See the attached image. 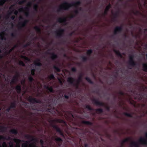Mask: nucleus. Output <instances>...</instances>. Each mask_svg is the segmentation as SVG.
<instances>
[{
    "label": "nucleus",
    "mask_w": 147,
    "mask_h": 147,
    "mask_svg": "<svg viewBox=\"0 0 147 147\" xmlns=\"http://www.w3.org/2000/svg\"><path fill=\"white\" fill-rule=\"evenodd\" d=\"M76 15L74 14H71L70 15V16H69V18L70 19H72L73 18H74V17H75L76 16Z\"/></svg>",
    "instance_id": "obj_56"
},
{
    "label": "nucleus",
    "mask_w": 147,
    "mask_h": 147,
    "mask_svg": "<svg viewBox=\"0 0 147 147\" xmlns=\"http://www.w3.org/2000/svg\"><path fill=\"white\" fill-rule=\"evenodd\" d=\"M10 107V108H11V109H15L16 107V102H12Z\"/></svg>",
    "instance_id": "obj_26"
},
{
    "label": "nucleus",
    "mask_w": 147,
    "mask_h": 147,
    "mask_svg": "<svg viewBox=\"0 0 147 147\" xmlns=\"http://www.w3.org/2000/svg\"><path fill=\"white\" fill-rule=\"evenodd\" d=\"M34 28L36 32L40 34L41 32V30L40 28L38 26H35Z\"/></svg>",
    "instance_id": "obj_23"
},
{
    "label": "nucleus",
    "mask_w": 147,
    "mask_h": 147,
    "mask_svg": "<svg viewBox=\"0 0 147 147\" xmlns=\"http://www.w3.org/2000/svg\"><path fill=\"white\" fill-rule=\"evenodd\" d=\"M96 112L98 114L101 113L103 112V110L102 109H98L95 110Z\"/></svg>",
    "instance_id": "obj_28"
},
{
    "label": "nucleus",
    "mask_w": 147,
    "mask_h": 147,
    "mask_svg": "<svg viewBox=\"0 0 147 147\" xmlns=\"http://www.w3.org/2000/svg\"><path fill=\"white\" fill-rule=\"evenodd\" d=\"M122 30L123 28L122 26H116L114 30V35H115L121 33L122 32Z\"/></svg>",
    "instance_id": "obj_8"
},
{
    "label": "nucleus",
    "mask_w": 147,
    "mask_h": 147,
    "mask_svg": "<svg viewBox=\"0 0 147 147\" xmlns=\"http://www.w3.org/2000/svg\"><path fill=\"white\" fill-rule=\"evenodd\" d=\"M15 89L16 90L17 92L19 94L21 92V88L20 85H17L15 87Z\"/></svg>",
    "instance_id": "obj_18"
},
{
    "label": "nucleus",
    "mask_w": 147,
    "mask_h": 147,
    "mask_svg": "<svg viewBox=\"0 0 147 147\" xmlns=\"http://www.w3.org/2000/svg\"><path fill=\"white\" fill-rule=\"evenodd\" d=\"M4 34V32H2L0 34V38L1 40H6L5 37L3 36Z\"/></svg>",
    "instance_id": "obj_25"
},
{
    "label": "nucleus",
    "mask_w": 147,
    "mask_h": 147,
    "mask_svg": "<svg viewBox=\"0 0 147 147\" xmlns=\"http://www.w3.org/2000/svg\"><path fill=\"white\" fill-rule=\"evenodd\" d=\"M123 114L125 115V116H126L127 117H131V118L133 117L132 115L131 114L127 113H126V112H124L123 113Z\"/></svg>",
    "instance_id": "obj_31"
},
{
    "label": "nucleus",
    "mask_w": 147,
    "mask_h": 147,
    "mask_svg": "<svg viewBox=\"0 0 147 147\" xmlns=\"http://www.w3.org/2000/svg\"><path fill=\"white\" fill-rule=\"evenodd\" d=\"M24 9L26 11H29V8L28 7H26L24 8Z\"/></svg>",
    "instance_id": "obj_59"
},
{
    "label": "nucleus",
    "mask_w": 147,
    "mask_h": 147,
    "mask_svg": "<svg viewBox=\"0 0 147 147\" xmlns=\"http://www.w3.org/2000/svg\"><path fill=\"white\" fill-rule=\"evenodd\" d=\"M134 55L133 54L130 55H129V60L128 61H132L134 60Z\"/></svg>",
    "instance_id": "obj_30"
},
{
    "label": "nucleus",
    "mask_w": 147,
    "mask_h": 147,
    "mask_svg": "<svg viewBox=\"0 0 147 147\" xmlns=\"http://www.w3.org/2000/svg\"><path fill=\"white\" fill-rule=\"evenodd\" d=\"M53 122H55L58 123H65V121L61 119H57L55 120H52Z\"/></svg>",
    "instance_id": "obj_20"
},
{
    "label": "nucleus",
    "mask_w": 147,
    "mask_h": 147,
    "mask_svg": "<svg viewBox=\"0 0 147 147\" xmlns=\"http://www.w3.org/2000/svg\"><path fill=\"white\" fill-rule=\"evenodd\" d=\"M5 129V127H0V132H3L4 131Z\"/></svg>",
    "instance_id": "obj_49"
},
{
    "label": "nucleus",
    "mask_w": 147,
    "mask_h": 147,
    "mask_svg": "<svg viewBox=\"0 0 147 147\" xmlns=\"http://www.w3.org/2000/svg\"><path fill=\"white\" fill-rule=\"evenodd\" d=\"M93 51L92 49H90L88 50L86 52V54L87 55L89 56L87 57L85 56H82L81 58L82 59V61L84 62L86 61H87L88 60L90 59V56L91 54L92 53Z\"/></svg>",
    "instance_id": "obj_3"
},
{
    "label": "nucleus",
    "mask_w": 147,
    "mask_h": 147,
    "mask_svg": "<svg viewBox=\"0 0 147 147\" xmlns=\"http://www.w3.org/2000/svg\"><path fill=\"white\" fill-rule=\"evenodd\" d=\"M131 145L136 147H139L138 143L136 142H133L131 143Z\"/></svg>",
    "instance_id": "obj_42"
},
{
    "label": "nucleus",
    "mask_w": 147,
    "mask_h": 147,
    "mask_svg": "<svg viewBox=\"0 0 147 147\" xmlns=\"http://www.w3.org/2000/svg\"><path fill=\"white\" fill-rule=\"evenodd\" d=\"M29 81L30 83H32L34 80L33 78L31 76H30L28 78Z\"/></svg>",
    "instance_id": "obj_38"
},
{
    "label": "nucleus",
    "mask_w": 147,
    "mask_h": 147,
    "mask_svg": "<svg viewBox=\"0 0 147 147\" xmlns=\"http://www.w3.org/2000/svg\"><path fill=\"white\" fill-rule=\"evenodd\" d=\"M35 69H32L31 70V74L32 76H34L35 75Z\"/></svg>",
    "instance_id": "obj_44"
},
{
    "label": "nucleus",
    "mask_w": 147,
    "mask_h": 147,
    "mask_svg": "<svg viewBox=\"0 0 147 147\" xmlns=\"http://www.w3.org/2000/svg\"><path fill=\"white\" fill-rule=\"evenodd\" d=\"M47 90H48L50 92L52 93H53L54 92L53 87L51 86L50 87L49 86Z\"/></svg>",
    "instance_id": "obj_34"
},
{
    "label": "nucleus",
    "mask_w": 147,
    "mask_h": 147,
    "mask_svg": "<svg viewBox=\"0 0 147 147\" xmlns=\"http://www.w3.org/2000/svg\"><path fill=\"white\" fill-rule=\"evenodd\" d=\"M25 15L27 17H28L29 15V11H26L25 13Z\"/></svg>",
    "instance_id": "obj_55"
},
{
    "label": "nucleus",
    "mask_w": 147,
    "mask_h": 147,
    "mask_svg": "<svg viewBox=\"0 0 147 147\" xmlns=\"http://www.w3.org/2000/svg\"><path fill=\"white\" fill-rule=\"evenodd\" d=\"M130 138H127L125 139L122 142V144H123L124 143L128 142L130 140Z\"/></svg>",
    "instance_id": "obj_45"
},
{
    "label": "nucleus",
    "mask_w": 147,
    "mask_h": 147,
    "mask_svg": "<svg viewBox=\"0 0 147 147\" xmlns=\"http://www.w3.org/2000/svg\"><path fill=\"white\" fill-rule=\"evenodd\" d=\"M7 1V0H0V6H3Z\"/></svg>",
    "instance_id": "obj_35"
},
{
    "label": "nucleus",
    "mask_w": 147,
    "mask_h": 147,
    "mask_svg": "<svg viewBox=\"0 0 147 147\" xmlns=\"http://www.w3.org/2000/svg\"><path fill=\"white\" fill-rule=\"evenodd\" d=\"M66 21L67 19L65 17L63 18H59L57 20L58 22L60 23L62 22L65 23L66 22Z\"/></svg>",
    "instance_id": "obj_17"
},
{
    "label": "nucleus",
    "mask_w": 147,
    "mask_h": 147,
    "mask_svg": "<svg viewBox=\"0 0 147 147\" xmlns=\"http://www.w3.org/2000/svg\"><path fill=\"white\" fill-rule=\"evenodd\" d=\"M1 52H2V51L1 49H0V59H2L3 57V55H2L1 54Z\"/></svg>",
    "instance_id": "obj_61"
},
{
    "label": "nucleus",
    "mask_w": 147,
    "mask_h": 147,
    "mask_svg": "<svg viewBox=\"0 0 147 147\" xmlns=\"http://www.w3.org/2000/svg\"><path fill=\"white\" fill-rule=\"evenodd\" d=\"M82 123V124L87 125H93L92 123L88 121H83Z\"/></svg>",
    "instance_id": "obj_21"
},
{
    "label": "nucleus",
    "mask_w": 147,
    "mask_h": 147,
    "mask_svg": "<svg viewBox=\"0 0 147 147\" xmlns=\"http://www.w3.org/2000/svg\"><path fill=\"white\" fill-rule=\"evenodd\" d=\"M46 53L51 55V58L53 61L55 60L58 57L57 55L54 53H51L48 52H46Z\"/></svg>",
    "instance_id": "obj_10"
},
{
    "label": "nucleus",
    "mask_w": 147,
    "mask_h": 147,
    "mask_svg": "<svg viewBox=\"0 0 147 147\" xmlns=\"http://www.w3.org/2000/svg\"><path fill=\"white\" fill-rule=\"evenodd\" d=\"M10 132L12 134L15 135H16L18 133V131L17 130L15 129H13L11 130L10 131Z\"/></svg>",
    "instance_id": "obj_24"
},
{
    "label": "nucleus",
    "mask_w": 147,
    "mask_h": 147,
    "mask_svg": "<svg viewBox=\"0 0 147 147\" xmlns=\"http://www.w3.org/2000/svg\"><path fill=\"white\" fill-rule=\"evenodd\" d=\"M31 109L33 110L39 111L38 109L37 108L35 105H34L31 107Z\"/></svg>",
    "instance_id": "obj_37"
},
{
    "label": "nucleus",
    "mask_w": 147,
    "mask_h": 147,
    "mask_svg": "<svg viewBox=\"0 0 147 147\" xmlns=\"http://www.w3.org/2000/svg\"><path fill=\"white\" fill-rule=\"evenodd\" d=\"M128 63L130 66L132 67H134L137 65L136 62L134 61V60L128 61Z\"/></svg>",
    "instance_id": "obj_14"
},
{
    "label": "nucleus",
    "mask_w": 147,
    "mask_h": 147,
    "mask_svg": "<svg viewBox=\"0 0 147 147\" xmlns=\"http://www.w3.org/2000/svg\"><path fill=\"white\" fill-rule=\"evenodd\" d=\"M74 14L76 16L79 13V10L78 9H76L74 11Z\"/></svg>",
    "instance_id": "obj_52"
},
{
    "label": "nucleus",
    "mask_w": 147,
    "mask_h": 147,
    "mask_svg": "<svg viewBox=\"0 0 147 147\" xmlns=\"http://www.w3.org/2000/svg\"><path fill=\"white\" fill-rule=\"evenodd\" d=\"M5 138L2 136H0V140L2 139H5Z\"/></svg>",
    "instance_id": "obj_62"
},
{
    "label": "nucleus",
    "mask_w": 147,
    "mask_h": 147,
    "mask_svg": "<svg viewBox=\"0 0 147 147\" xmlns=\"http://www.w3.org/2000/svg\"><path fill=\"white\" fill-rule=\"evenodd\" d=\"M14 50V49H13L12 48L10 49L8 51H6L5 52V53L6 55H8L10 54V53L13 51Z\"/></svg>",
    "instance_id": "obj_41"
},
{
    "label": "nucleus",
    "mask_w": 147,
    "mask_h": 147,
    "mask_svg": "<svg viewBox=\"0 0 147 147\" xmlns=\"http://www.w3.org/2000/svg\"><path fill=\"white\" fill-rule=\"evenodd\" d=\"M82 74H81L77 81L76 83H74V82L75 81V79L71 77H69L67 78V81L69 84L73 85L76 87V88L78 89V88L79 84L82 80Z\"/></svg>",
    "instance_id": "obj_2"
},
{
    "label": "nucleus",
    "mask_w": 147,
    "mask_h": 147,
    "mask_svg": "<svg viewBox=\"0 0 147 147\" xmlns=\"http://www.w3.org/2000/svg\"><path fill=\"white\" fill-rule=\"evenodd\" d=\"M140 12L138 11H136L135 12H134V13L135 15H137L140 13Z\"/></svg>",
    "instance_id": "obj_57"
},
{
    "label": "nucleus",
    "mask_w": 147,
    "mask_h": 147,
    "mask_svg": "<svg viewBox=\"0 0 147 147\" xmlns=\"http://www.w3.org/2000/svg\"><path fill=\"white\" fill-rule=\"evenodd\" d=\"M19 11L20 12H22L24 11V9L23 8H22L19 9Z\"/></svg>",
    "instance_id": "obj_63"
},
{
    "label": "nucleus",
    "mask_w": 147,
    "mask_h": 147,
    "mask_svg": "<svg viewBox=\"0 0 147 147\" xmlns=\"http://www.w3.org/2000/svg\"><path fill=\"white\" fill-rule=\"evenodd\" d=\"M85 108L86 109H88L90 111H92L93 110V109L92 108L90 105H86Z\"/></svg>",
    "instance_id": "obj_40"
},
{
    "label": "nucleus",
    "mask_w": 147,
    "mask_h": 147,
    "mask_svg": "<svg viewBox=\"0 0 147 147\" xmlns=\"http://www.w3.org/2000/svg\"><path fill=\"white\" fill-rule=\"evenodd\" d=\"M106 109L108 111H110V107L108 106H106Z\"/></svg>",
    "instance_id": "obj_64"
},
{
    "label": "nucleus",
    "mask_w": 147,
    "mask_h": 147,
    "mask_svg": "<svg viewBox=\"0 0 147 147\" xmlns=\"http://www.w3.org/2000/svg\"><path fill=\"white\" fill-rule=\"evenodd\" d=\"M11 109V108H10V107H9V108H7V109H6V111L7 112H9L10 111Z\"/></svg>",
    "instance_id": "obj_60"
},
{
    "label": "nucleus",
    "mask_w": 147,
    "mask_h": 147,
    "mask_svg": "<svg viewBox=\"0 0 147 147\" xmlns=\"http://www.w3.org/2000/svg\"><path fill=\"white\" fill-rule=\"evenodd\" d=\"M16 31H15L14 33H12L11 34V36L13 38H16L17 36V34Z\"/></svg>",
    "instance_id": "obj_36"
},
{
    "label": "nucleus",
    "mask_w": 147,
    "mask_h": 147,
    "mask_svg": "<svg viewBox=\"0 0 147 147\" xmlns=\"http://www.w3.org/2000/svg\"><path fill=\"white\" fill-rule=\"evenodd\" d=\"M38 6L37 4H35L33 7L34 10L35 11L37 12L38 11Z\"/></svg>",
    "instance_id": "obj_39"
},
{
    "label": "nucleus",
    "mask_w": 147,
    "mask_h": 147,
    "mask_svg": "<svg viewBox=\"0 0 147 147\" xmlns=\"http://www.w3.org/2000/svg\"><path fill=\"white\" fill-rule=\"evenodd\" d=\"M118 94H120V95L122 96H123L124 95V93L123 92L121 91H120L119 92H118Z\"/></svg>",
    "instance_id": "obj_54"
},
{
    "label": "nucleus",
    "mask_w": 147,
    "mask_h": 147,
    "mask_svg": "<svg viewBox=\"0 0 147 147\" xmlns=\"http://www.w3.org/2000/svg\"><path fill=\"white\" fill-rule=\"evenodd\" d=\"M55 140L57 142L59 146H61L62 142V139L59 137H57L55 139Z\"/></svg>",
    "instance_id": "obj_13"
},
{
    "label": "nucleus",
    "mask_w": 147,
    "mask_h": 147,
    "mask_svg": "<svg viewBox=\"0 0 147 147\" xmlns=\"http://www.w3.org/2000/svg\"><path fill=\"white\" fill-rule=\"evenodd\" d=\"M71 71L73 72H76L77 71V69L75 67H72L71 69Z\"/></svg>",
    "instance_id": "obj_51"
},
{
    "label": "nucleus",
    "mask_w": 147,
    "mask_h": 147,
    "mask_svg": "<svg viewBox=\"0 0 147 147\" xmlns=\"http://www.w3.org/2000/svg\"><path fill=\"white\" fill-rule=\"evenodd\" d=\"M144 96H147V94H144L143 93L142 94H139L138 95H139L140 96L139 98V100H141L143 98H144Z\"/></svg>",
    "instance_id": "obj_29"
},
{
    "label": "nucleus",
    "mask_w": 147,
    "mask_h": 147,
    "mask_svg": "<svg viewBox=\"0 0 147 147\" xmlns=\"http://www.w3.org/2000/svg\"><path fill=\"white\" fill-rule=\"evenodd\" d=\"M35 66H42V63L40 62V60L39 59H37L36 61L34 62Z\"/></svg>",
    "instance_id": "obj_15"
},
{
    "label": "nucleus",
    "mask_w": 147,
    "mask_h": 147,
    "mask_svg": "<svg viewBox=\"0 0 147 147\" xmlns=\"http://www.w3.org/2000/svg\"><path fill=\"white\" fill-rule=\"evenodd\" d=\"M53 68L57 72H59L61 71L60 69L56 65L53 66Z\"/></svg>",
    "instance_id": "obj_32"
},
{
    "label": "nucleus",
    "mask_w": 147,
    "mask_h": 147,
    "mask_svg": "<svg viewBox=\"0 0 147 147\" xmlns=\"http://www.w3.org/2000/svg\"><path fill=\"white\" fill-rule=\"evenodd\" d=\"M74 31H73L71 32H70V33H69L68 35L69 36H72L73 35V34H74Z\"/></svg>",
    "instance_id": "obj_58"
},
{
    "label": "nucleus",
    "mask_w": 147,
    "mask_h": 147,
    "mask_svg": "<svg viewBox=\"0 0 147 147\" xmlns=\"http://www.w3.org/2000/svg\"><path fill=\"white\" fill-rule=\"evenodd\" d=\"M93 103L97 105L105 107V105L103 103L97 100L94 98L92 100Z\"/></svg>",
    "instance_id": "obj_9"
},
{
    "label": "nucleus",
    "mask_w": 147,
    "mask_h": 147,
    "mask_svg": "<svg viewBox=\"0 0 147 147\" xmlns=\"http://www.w3.org/2000/svg\"><path fill=\"white\" fill-rule=\"evenodd\" d=\"M113 51L117 56L121 58L122 57V55L119 51L115 49H114L113 50Z\"/></svg>",
    "instance_id": "obj_19"
},
{
    "label": "nucleus",
    "mask_w": 147,
    "mask_h": 147,
    "mask_svg": "<svg viewBox=\"0 0 147 147\" xmlns=\"http://www.w3.org/2000/svg\"><path fill=\"white\" fill-rule=\"evenodd\" d=\"M28 100L29 102L32 103H36L40 104L42 102V101L40 100L37 99L35 98H33L31 96H29L28 98Z\"/></svg>",
    "instance_id": "obj_4"
},
{
    "label": "nucleus",
    "mask_w": 147,
    "mask_h": 147,
    "mask_svg": "<svg viewBox=\"0 0 147 147\" xmlns=\"http://www.w3.org/2000/svg\"><path fill=\"white\" fill-rule=\"evenodd\" d=\"M65 30L63 29L60 28L58 31L55 32L56 36L58 38H60L63 36V33Z\"/></svg>",
    "instance_id": "obj_5"
},
{
    "label": "nucleus",
    "mask_w": 147,
    "mask_h": 147,
    "mask_svg": "<svg viewBox=\"0 0 147 147\" xmlns=\"http://www.w3.org/2000/svg\"><path fill=\"white\" fill-rule=\"evenodd\" d=\"M19 64L20 65H22V66L25 67V64L22 61H20Z\"/></svg>",
    "instance_id": "obj_43"
},
{
    "label": "nucleus",
    "mask_w": 147,
    "mask_h": 147,
    "mask_svg": "<svg viewBox=\"0 0 147 147\" xmlns=\"http://www.w3.org/2000/svg\"><path fill=\"white\" fill-rule=\"evenodd\" d=\"M111 7V5L110 4H109V5L107 6L105 10L104 13L103 14V15L104 16H105V15H107V13L108 11H109V9Z\"/></svg>",
    "instance_id": "obj_12"
},
{
    "label": "nucleus",
    "mask_w": 147,
    "mask_h": 147,
    "mask_svg": "<svg viewBox=\"0 0 147 147\" xmlns=\"http://www.w3.org/2000/svg\"><path fill=\"white\" fill-rule=\"evenodd\" d=\"M81 2L78 1L76 3H74L71 4L69 3L68 2L65 1L63 4L61 5L57 10L58 12H61L63 10H67L69 9L70 7L72 6H75L77 8L78 6L81 4Z\"/></svg>",
    "instance_id": "obj_1"
},
{
    "label": "nucleus",
    "mask_w": 147,
    "mask_h": 147,
    "mask_svg": "<svg viewBox=\"0 0 147 147\" xmlns=\"http://www.w3.org/2000/svg\"><path fill=\"white\" fill-rule=\"evenodd\" d=\"M25 137L27 139H29L32 138V137L30 135L28 134L25 135Z\"/></svg>",
    "instance_id": "obj_48"
},
{
    "label": "nucleus",
    "mask_w": 147,
    "mask_h": 147,
    "mask_svg": "<svg viewBox=\"0 0 147 147\" xmlns=\"http://www.w3.org/2000/svg\"><path fill=\"white\" fill-rule=\"evenodd\" d=\"M31 43V42H28L26 44L24 45H23V47L24 48H26L28 46H29L30 45Z\"/></svg>",
    "instance_id": "obj_47"
},
{
    "label": "nucleus",
    "mask_w": 147,
    "mask_h": 147,
    "mask_svg": "<svg viewBox=\"0 0 147 147\" xmlns=\"http://www.w3.org/2000/svg\"><path fill=\"white\" fill-rule=\"evenodd\" d=\"M28 22V20H25L23 22H19V25H20V26L18 27L19 29L22 30L23 28L26 26Z\"/></svg>",
    "instance_id": "obj_7"
},
{
    "label": "nucleus",
    "mask_w": 147,
    "mask_h": 147,
    "mask_svg": "<svg viewBox=\"0 0 147 147\" xmlns=\"http://www.w3.org/2000/svg\"><path fill=\"white\" fill-rule=\"evenodd\" d=\"M143 70L144 71L147 72V63H144L142 64Z\"/></svg>",
    "instance_id": "obj_22"
},
{
    "label": "nucleus",
    "mask_w": 147,
    "mask_h": 147,
    "mask_svg": "<svg viewBox=\"0 0 147 147\" xmlns=\"http://www.w3.org/2000/svg\"><path fill=\"white\" fill-rule=\"evenodd\" d=\"M139 142L142 144L147 145V141L143 138H140L139 140Z\"/></svg>",
    "instance_id": "obj_16"
},
{
    "label": "nucleus",
    "mask_w": 147,
    "mask_h": 147,
    "mask_svg": "<svg viewBox=\"0 0 147 147\" xmlns=\"http://www.w3.org/2000/svg\"><path fill=\"white\" fill-rule=\"evenodd\" d=\"M23 58L27 61H30V59L26 56H23Z\"/></svg>",
    "instance_id": "obj_53"
},
{
    "label": "nucleus",
    "mask_w": 147,
    "mask_h": 147,
    "mask_svg": "<svg viewBox=\"0 0 147 147\" xmlns=\"http://www.w3.org/2000/svg\"><path fill=\"white\" fill-rule=\"evenodd\" d=\"M16 75L14 76L11 82V84H12L15 83L18 80V78L19 76V74L18 72L16 73Z\"/></svg>",
    "instance_id": "obj_11"
},
{
    "label": "nucleus",
    "mask_w": 147,
    "mask_h": 147,
    "mask_svg": "<svg viewBox=\"0 0 147 147\" xmlns=\"http://www.w3.org/2000/svg\"><path fill=\"white\" fill-rule=\"evenodd\" d=\"M48 78L49 80H51L52 79L54 80L55 79V76L53 74H51L48 77Z\"/></svg>",
    "instance_id": "obj_33"
},
{
    "label": "nucleus",
    "mask_w": 147,
    "mask_h": 147,
    "mask_svg": "<svg viewBox=\"0 0 147 147\" xmlns=\"http://www.w3.org/2000/svg\"><path fill=\"white\" fill-rule=\"evenodd\" d=\"M51 126L53 128L56 130L57 132L59 133L60 135L63 137H64V136L63 131L60 128L58 127L57 125H55L52 124Z\"/></svg>",
    "instance_id": "obj_6"
},
{
    "label": "nucleus",
    "mask_w": 147,
    "mask_h": 147,
    "mask_svg": "<svg viewBox=\"0 0 147 147\" xmlns=\"http://www.w3.org/2000/svg\"><path fill=\"white\" fill-rule=\"evenodd\" d=\"M26 0H22L18 2V4L19 5H22L26 2Z\"/></svg>",
    "instance_id": "obj_46"
},
{
    "label": "nucleus",
    "mask_w": 147,
    "mask_h": 147,
    "mask_svg": "<svg viewBox=\"0 0 147 147\" xmlns=\"http://www.w3.org/2000/svg\"><path fill=\"white\" fill-rule=\"evenodd\" d=\"M85 79L90 84H94L93 82H92L88 77H86L85 78Z\"/></svg>",
    "instance_id": "obj_27"
},
{
    "label": "nucleus",
    "mask_w": 147,
    "mask_h": 147,
    "mask_svg": "<svg viewBox=\"0 0 147 147\" xmlns=\"http://www.w3.org/2000/svg\"><path fill=\"white\" fill-rule=\"evenodd\" d=\"M119 13V11H117L115 12V13L114 14V18H116L118 16Z\"/></svg>",
    "instance_id": "obj_50"
}]
</instances>
